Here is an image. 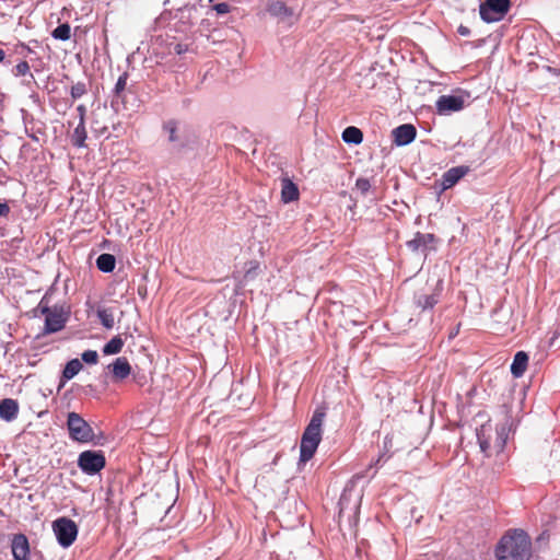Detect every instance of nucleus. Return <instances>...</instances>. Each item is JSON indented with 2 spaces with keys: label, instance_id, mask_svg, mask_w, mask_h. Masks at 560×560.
Masks as SVG:
<instances>
[{
  "label": "nucleus",
  "instance_id": "obj_27",
  "mask_svg": "<svg viewBox=\"0 0 560 560\" xmlns=\"http://www.w3.org/2000/svg\"><path fill=\"white\" fill-rule=\"evenodd\" d=\"M163 129L168 133V140L171 142L177 141V124L175 120H168L164 122Z\"/></svg>",
  "mask_w": 560,
  "mask_h": 560
},
{
  "label": "nucleus",
  "instance_id": "obj_11",
  "mask_svg": "<svg viewBox=\"0 0 560 560\" xmlns=\"http://www.w3.org/2000/svg\"><path fill=\"white\" fill-rule=\"evenodd\" d=\"M11 548L14 560H30V544L24 534L13 536Z\"/></svg>",
  "mask_w": 560,
  "mask_h": 560
},
{
  "label": "nucleus",
  "instance_id": "obj_3",
  "mask_svg": "<svg viewBox=\"0 0 560 560\" xmlns=\"http://www.w3.org/2000/svg\"><path fill=\"white\" fill-rule=\"evenodd\" d=\"M477 439L481 452L487 457L498 456L503 452L506 445L508 433L504 427H493L492 423L488 421L477 429Z\"/></svg>",
  "mask_w": 560,
  "mask_h": 560
},
{
  "label": "nucleus",
  "instance_id": "obj_28",
  "mask_svg": "<svg viewBox=\"0 0 560 560\" xmlns=\"http://www.w3.org/2000/svg\"><path fill=\"white\" fill-rule=\"evenodd\" d=\"M128 73L127 72H124L117 80L116 84H115V88H114V93H115V96L117 97H121L122 95V92L126 90V86H127V80H128Z\"/></svg>",
  "mask_w": 560,
  "mask_h": 560
},
{
  "label": "nucleus",
  "instance_id": "obj_21",
  "mask_svg": "<svg viewBox=\"0 0 560 560\" xmlns=\"http://www.w3.org/2000/svg\"><path fill=\"white\" fill-rule=\"evenodd\" d=\"M96 266L103 272H112L116 266V259L112 254H102L96 259Z\"/></svg>",
  "mask_w": 560,
  "mask_h": 560
},
{
  "label": "nucleus",
  "instance_id": "obj_7",
  "mask_svg": "<svg viewBox=\"0 0 560 560\" xmlns=\"http://www.w3.org/2000/svg\"><path fill=\"white\" fill-rule=\"evenodd\" d=\"M510 0H486L480 5V18L487 23L501 21L509 12Z\"/></svg>",
  "mask_w": 560,
  "mask_h": 560
},
{
  "label": "nucleus",
  "instance_id": "obj_16",
  "mask_svg": "<svg viewBox=\"0 0 560 560\" xmlns=\"http://www.w3.org/2000/svg\"><path fill=\"white\" fill-rule=\"evenodd\" d=\"M434 242H435L434 234H431V233L423 234V233L418 232L415 234V237L412 240L407 242V246L413 252H417L420 249L425 250L427 248H430Z\"/></svg>",
  "mask_w": 560,
  "mask_h": 560
},
{
  "label": "nucleus",
  "instance_id": "obj_35",
  "mask_svg": "<svg viewBox=\"0 0 560 560\" xmlns=\"http://www.w3.org/2000/svg\"><path fill=\"white\" fill-rule=\"evenodd\" d=\"M10 212V207L3 202H0V217H7Z\"/></svg>",
  "mask_w": 560,
  "mask_h": 560
},
{
  "label": "nucleus",
  "instance_id": "obj_4",
  "mask_svg": "<svg viewBox=\"0 0 560 560\" xmlns=\"http://www.w3.org/2000/svg\"><path fill=\"white\" fill-rule=\"evenodd\" d=\"M37 311L45 316V334H54L62 330L70 316L69 307L65 305L50 306V300L47 294L39 301Z\"/></svg>",
  "mask_w": 560,
  "mask_h": 560
},
{
  "label": "nucleus",
  "instance_id": "obj_33",
  "mask_svg": "<svg viewBox=\"0 0 560 560\" xmlns=\"http://www.w3.org/2000/svg\"><path fill=\"white\" fill-rule=\"evenodd\" d=\"M212 9L218 13V14H226L231 11V7L229 3L226 2H221V3H217L212 7Z\"/></svg>",
  "mask_w": 560,
  "mask_h": 560
},
{
  "label": "nucleus",
  "instance_id": "obj_14",
  "mask_svg": "<svg viewBox=\"0 0 560 560\" xmlns=\"http://www.w3.org/2000/svg\"><path fill=\"white\" fill-rule=\"evenodd\" d=\"M113 377L116 381H122L127 378L131 373V365L127 358L119 357L110 365Z\"/></svg>",
  "mask_w": 560,
  "mask_h": 560
},
{
  "label": "nucleus",
  "instance_id": "obj_37",
  "mask_svg": "<svg viewBox=\"0 0 560 560\" xmlns=\"http://www.w3.org/2000/svg\"><path fill=\"white\" fill-rule=\"evenodd\" d=\"M5 59V51L3 49H0V62H3Z\"/></svg>",
  "mask_w": 560,
  "mask_h": 560
},
{
  "label": "nucleus",
  "instance_id": "obj_26",
  "mask_svg": "<svg viewBox=\"0 0 560 560\" xmlns=\"http://www.w3.org/2000/svg\"><path fill=\"white\" fill-rule=\"evenodd\" d=\"M97 316H98L102 325L105 328L112 329L114 327L115 320H114V315L110 312V310H107V308L98 310Z\"/></svg>",
  "mask_w": 560,
  "mask_h": 560
},
{
  "label": "nucleus",
  "instance_id": "obj_23",
  "mask_svg": "<svg viewBox=\"0 0 560 560\" xmlns=\"http://www.w3.org/2000/svg\"><path fill=\"white\" fill-rule=\"evenodd\" d=\"M124 347V340L118 335L113 337L104 347H103V353L106 355L109 354H117L122 350Z\"/></svg>",
  "mask_w": 560,
  "mask_h": 560
},
{
  "label": "nucleus",
  "instance_id": "obj_36",
  "mask_svg": "<svg viewBox=\"0 0 560 560\" xmlns=\"http://www.w3.org/2000/svg\"><path fill=\"white\" fill-rule=\"evenodd\" d=\"M458 32H459L460 35H464V36H467L469 34V30L467 27H465V26H460L458 28Z\"/></svg>",
  "mask_w": 560,
  "mask_h": 560
},
{
  "label": "nucleus",
  "instance_id": "obj_20",
  "mask_svg": "<svg viewBox=\"0 0 560 560\" xmlns=\"http://www.w3.org/2000/svg\"><path fill=\"white\" fill-rule=\"evenodd\" d=\"M86 130L84 125L83 115L80 118L79 125L75 127L72 135V143L74 147L82 148L85 145Z\"/></svg>",
  "mask_w": 560,
  "mask_h": 560
},
{
  "label": "nucleus",
  "instance_id": "obj_22",
  "mask_svg": "<svg viewBox=\"0 0 560 560\" xmlns=\"http://www.w3.org/2000/svg\"><path fill=\"white\" fill-rule=\"evenodd\" d=\"M438 302L436 294H422L416 299V305L422 312L433 308Z\"/></svg>",
  "mask_w": 560,
  "mask_h": 560
},
{
  "label": "nucleus",
  "instance_id": "obj_25",
  "mask_svg": "<svg viewBox=\"0 0 560 560\" xmlns=\"http://www.w3.org/2000/svg\"><path fill=\"white\" fill-rule=\"evenodd\" d=\"M51 36L55 39L68 40L71 37V27L68 23L58 25L52 32Z\"/></svg>",
  "mask_w": 560,
  "mask_h": 560
},
{
  "label": "nucleus",
  "instance_id": "obj_8",
  "mask_svg": "<svg viewBox=\"0 0 560 560\" xmlns=\"http://www.w3.org/2000/svg\"><path fill=\"white\" fill-rule=\"evenodd\" d=\"M469 98V93L460 92L454 95H441L436 101V112L440 115H448L451 113L459 112L464 108L466 101Z\"/></svg>",
  "mask_w": 560,
  "mask_h": 560
},
{
  "label": "nucleus",
  "instance_id": "obj_29",
  "mask_svg": "<svg viewBox=\"0 0 560 560\" xmlns=\"http://www.w3.org/2000/svg\"><path fill=\"white\" fill-rule=\"evenodd\" d=\"M31 68L27 61L23 60L19 62L12 70V73L15 77H24L26 74H30L31 78H33V74L30 72Z\"/></svg>",
  "mask_w": 560,
  "mask_h": 560
},
{
  "label": "nucleus",
  "instance_id": "obj_34",
  "mask_svg": "<svg viewBox=\"0 0 560 560\" xmlns=\"http://www.w3.org/2000/svg\"><path fill=\"white\" fill-rule=\"evenodd\" d=\"M188 47L187 45L185 44H182V43H178L174 46V52L176 55H182V54H185L187 51Z\"/></svg>",
  "mask_w": 560,
  "mask_h": 560
},
{
  "label": "nucleus",
  "instance_id": "obj_24",
  "mask_svg": "<svg viewBox=\"0 0 560 560\" xmlns=\"http://www.w3.org/2000/svg\"><path fill=\"white\" fill-rule=\"evenodd\" d=\"M82 368L83 365L80 360L72 359L66 364L62 371V376L66 380H71L82 370Z\"/></svg>",
  "mask_w": 560,
  "mask_h": 560
},
{
  "label": "nucleus",
  "instance_id": "obj_31",
  "mask_svg": "<svg viewBox=\"0 0 560 560\" xmlns=\"http://www.w3.org/2000/svg\"><path fill=\"white\" fill-rule=\"evenodd\" d=\"M81 358L88 364H96L98 362V354L95 350L84 351Z\"/></svg>",
  "mask_w": 560,
  "mask_h": 560
},
{
  "label": "nucleus",
  "instance_id": "obj_38",
  "mask_svg": "<svg viewBox=\"0 0 560 560\" xmlns=\"http://www.w3.org/2000/svg\"><path fill=\"white\" fill-rule=\"evenodd\" d=\"M78 109H79V112L83 113V112H84V106H83V105H80V106L78 107ZM82 115H83V114H81V116H82Z\"/></svg>",
  "mask_w": 560,
  "mask_h": 560
},
{
  "label": "nucleus",
  "instance_id": "obj_1",
  "mask_svg": "<svg viewBox=\"0 0 560 560\" xmlns=\"http://www.w3.org/2000/svg\"><path fill=\"white\" fill-rule=\"evenodd\" d=\"M497 560H529L532 541L522 529L508 532L502 536L495 548Z\"/></svg>",
  "mask_w": 560,
  "mask_h": 560
},
{
  "label": "nucleus",
  "instance_id": "obj_32",
  "mask_svg": "<svg viewBox=\"0 0 560 560\" xmlns=\"http://www.w3.org/2000/svg\"><path fill=\"white\" fill-rule=\"evenodd\" d=\"M355 188L362 194L366 195L371 188V183L368 178L360 177L355 182Z\"/></svg>",
  "mask_w": 560,
  "mask_h": 560
},
{
  "label": "nucleus",
  "instance_id": "obj_2",
  "mask_svg": "<svg viewBox=\"0 0 560 560\" xmlns=\"http://www.w3.org/2000/svg\"><path fill=\"white\" fill-rule=\"evenodd\" d=\"M327 415V407L318 406L304 429L300 443V462L306 463L314 456L323 435V423Z\"/></svg>",
  "mask_w": 560,
  "mask_h": 560
},
{
  "label": "nucleus",
  "instance_id": "obj_5",
  "mask_svg": "<svg viewBox=\"0 0 560 560\" xmlns=\"http://www.w3.org/2000/svg\"><path fill=\"white\" fill-rule=\"evenodd\" d=\"M52 530L58 544L63 547H70L77 539L79 528L74 521L68 517H59L52 522Z\"/></svg>",
  "mask_w": 560,
  "mask_h": 560
},
{
  "label": "nucleus",
  "instance_id": "obj_10",
  "mask_svg": "<svg viewBox=\"0 0 560 560\" xmlns=\"http://www.w3.org/2000/svg\"><path fill=\"white\" fill-rule=\"evenodd\" d=\"M469 167L466 165L455 166L447 170L441 179L442 190H446L456 185L467 173Z\"/></svg>",
  "mask_w": 560,
  "mask_h": 560
},
{
  "label": "nucleus",
  "instance_id": "obj_13",
  "mask_svg": "<svg viewBox=\"0 0 560 560\" xmlns=\"http://www.w3.org/2000/svg\"><path fill=\"white\" fill-rule=\"evenodd\" d=\"M266 10L271 16L282 20L290 19L294 14L293 9L288 7L282 0H269Z\"/></svg>",
  "mask_w": 560,
  "mask_h": 560
},
{
  "label": "nucleus",
  "instance_id": "obj_6",
  "mask_svg": "<svg viewBox=\"0 0 560 560\" xmlns=\"http://www.w3.org/2000/svg\"><path fill=\"white\" fill-rule=\"evenodd\" d=\"M67 427L69 435L78 442H89L93 438L91 425L77 412H69Z\"/></svg>",
  "mask_w": 560,
  "mask_h": 560
},
{
  "label": "nucleus",
  "instance_id": "obj_30",
  "mask_svg": "<svg viewBox=\"0 0 560 560\" xmlns=\"http://www.w3.org/2000/svg\"><path fill=\"white\" fill-rule=\"evenodd\" d=\"M86 93V85L83 82H77L71 86V96L73 100L82 97Z\"/></svg>",
  "mask_w": 560,
  "mask_h": 560
},
{
  "label": "nucleus",
  "instance_id": "obj_19",
  "mask_svg": "<svg viewBox=\"0 0 560 560\" xmlns=\"http://www.w3.org/2000/svg\"><path fill=\"white\" fill-rule=\"evenodd\" d=\"M342 140L347 143L360 144L363 141V132L357 127H347L342 132Z\"/></svg>",
  "mask_w": 560,
  "mask_h": 560
},
{
  "label": "nucleus",
  "instance_id": "obj_12",
  "mask_svg": "<svg viewBox=\"0 0 560 560\" xmlns=\"http://www.w3.org/2000/svg\"><path fill=\"white\" fill-rule=\"evenodd\" d=\"M417 135V130L413 125L405 124L393 130L394 142L397 145H407L411 143Z\"/></svg>",
  "mask_w": 560,
  "mask_h": 560
},
{
  "label": "nucleus",
  "instance_id": "obj_18",
  "mask_svg": "<svg viewBox=\"0 0 560 560\" xmlns=\"http://www.w3.org/2000/svg\"><path fill=\"white\" fill-rule=\"evenodd\" d=\"M528 365V355L524 351L515 353L513 362L511 364V373L514 377L518 378L523 376Z\"/></svg>",
  "mask_w": 560,
  "mask_h": 560
},
{
  "label": "nucleus",
  "instance_id": "obj_17",
  "mask_svg": "<svg viewBox=\"0 0 560 560\" xmlns=\"http://www.w3.org/2000/svg\"><path fill=\"white\" fill-rule=\"evenodd\" d=\"M19 413V405L16 400L5 398L0 401V417L5 421H12Z\"/></svg>",
  "mask_w": 560,
  "mask_h": 560
},
{
  "label": "nucleus",
  "instance_id": "obj_9",
  "mask_svg": "<svg viewBox=\"0 0 560 560\" xmlns=\"http://www.w3.org/2000/svg\"><path fill=\"white\" fill-rule=\"evenodd\" d=\"M106 464L105 456L102 452L84 451L79 455L78 466L88 475L100 472Z\"/></svg>",
  "mask_w": 560,
  "mask_h": 560
},
{
  "label": "nucleus",
  "instance_id": "obj_15",
  "mask_svg": "<svg viewBox=\"0 0 560 560\" xmlns=\"http://www.w3.org/2000/svg\"><path fill=\"white\" fill-rule=\"evenodd\" d=\"M300 198V191L289 177L281 178V200L284 203L296 201Z\"/></svg>",
  "mask_w": 560,
  "mask_h": 560
}]
</instances>
